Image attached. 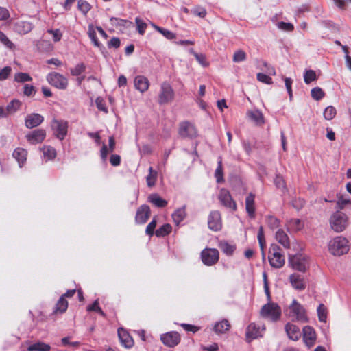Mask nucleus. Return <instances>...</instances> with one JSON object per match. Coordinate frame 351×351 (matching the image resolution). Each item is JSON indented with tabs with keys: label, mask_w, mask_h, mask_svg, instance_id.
<instances>
[{
	"label": "nucleus",
	"mask_w": 351,
	"mask_h": 351,
	"mask_svg": "<svg viewBox=\"0 0 351 351\" xmlns=\"http://www.w3.org/2000/svg\"><path fill=\"white\" fill-rule=\"evenodd\" d=\"M156 226V217L153 218L152 221L147 226L145 233L149 235V237H152L154 234V229Z\"/></svg>",
	"instance_id": "680f3d73"
},
{
	"label": "nucleus",
	"mask_w": 351,
	"mask_h": 351,
	"mask_svg": "<svg viewBox=\"0 0 351 351\" xmlns=\"http://www.w3.org/2000/svg\"><path fill=\"white\" fill-rule=\"evenodd\" d=\"M88 311H96L99 313L101 316H105V313L99 306V302L96 300L92 304L87 306Z\"/></svg>",
	"instance_id": "6e6d98bb"
},
{
	"label": "nucleus",
	"mask_w": 351,
	"mask_h": 351,
	"mask_svg": "<svg viewBox=\"0 0 351 351\" xmlns=\"http://www.w3.org/2000/svg\"><path fill=\"white\" fill-rule=\"evenodd\" d=\"M254 199L255 195L252 193H250L245 199L246 211L251 217H254L255 213Z\"/></svg>",
	"instance_id": "c756f323"
},
{
	"label": "nucleus",
	"mask_w": 351,
	"mask_h": 351,
	"mask_svg": "<svg viewBox=\"0 0 351 351\" xmlns=\"http://www.w3.org/2000/svg\"><path fill=\"white\" fill-rule=\"evenodd\" d=\"M135 22L137 27V30L141 35H143L147 28L146 23L143 22L141 19L136 18Z\"/></svg>",
	"instance_id": "4d7b16f0"
},
{
	"label": "nucleus",
	"mask_w": 351,
	"mask_h": 351,
	"mask_svg": "<svg viewBox=\"0 0 351 351\" xmlns=\"http://www.w3.org/2000/svg\"><path fill=\"white\" fill-rule=\"evenodd\" d=\"M21 102L18 99L12 100L6 106L8 114L15 113L21 107Z\"/></svg>",
	"instance_id": "58836bf2"
},
{
	"label": "nucleus",
	"mask_w": 351,
	"mask_h": 351,
	"mask_svg": "<svg viewBox=\"0 0 351 351\" xmlns=\"http://www.w3.org/2000/svg\"><path fill=\"white\" fill-rule=\"evenodd\" d=\"M174 96L175 93L171 84L167 82H162L158 94V104L160 105L169 104L173 100Z\"/></svg>",
	"instance_id": "0eeeda50"
},
{
	"label": "nucleus",
	"mask_w": 351,
	"mask_h": 351,
	"mask_svg": "<svg viewBox=\"0 0 351 351\" xmlns=\"http://www.w3.org/2000/svg\"><path fill=\"white\" fill-rule=\"evenodd\" d=\"M219 252L215 248L204 249L201 252L203 263L207 266L215 265L219 261Z\"/></svg>",
	"instance_id": "9d476101"
},
{
	"label": "nucleus",
	"mask_w": 351,
	"mask_h": 351,
	"mask_svg": "<svg viewBox=\"0 0 351 351\" xmlns=\"http://www.w3.org/2000/svg\"><path fill=\"white\" fill-rule=\"evenodd\" d=\"M95 104L97 108L100 110L105 113L108 112V109L106 107L105 101L103 98L99 97L95 99Z\"/></svg>",
	"instance_id": "0e129e2a"
},
{
	"label": "nucleus",
	"mask_w": 351,
	"mask_h": 351,
	"mask_svg": "<svg viewBox=\"0 0 351 351\" xmlns=\"http://www.w3.org/2000/svg\"><path fill=\"white\" fill-rule=\"evenodd\" d=\"M289 316L293 319L305 323L308 322L306 311L303 306L297 302L296 300L292 301L289 306Z\"/></svg>",
	"instance_id": "423d86ee"
},
{
	"label": "nucleus",
	"mask_w": 351,
	"mask_h": 351,
	"mask_svg": "<svg viewBox=\"0 0 351 351\" xmlns=\"http://www.w3.org/2000/svg\"><path fill=\"white\" fill-rule=\"evenodd\" d=\"M110 21L112 25L117 27L120 26L123 27H128L130 25H132V22L129 21L128 20L121 19L116 17H111L110 19Z\"/></svg>",
	"instance_id": "a19ab883"
},
{
	"label": "nucleus",
	"mask_w": 351,
	"mask_h": 351,
	"mask_svg": "<svg viewBox=\"0 0 351 351\" xmlns=\"http://www.w3.org/2000/svg\"><path fill=\"white\" fill-rule=\"evenodd\" d=\"M47 80L51 85L60 90L66 89L68 86V80L64 75L56 72L49 73Z\"/></svg>",
	"instance_id": "1a4fd4ad"
},
{
	"label": "nucleus",
	"mask_w": 351,
	"mask_h": 351,
	"mask_svg": "<svg viewBox=\"0 0 351 351\" xmlns=\"http://www.w3.org/2000/svg\"><path fill=\"white\" fill-rule=\"evenodd\" d=\"M221 250L228 256H230L234 252L236 247L226 241L221 242L219 244Z\"/></svg>",
	"instance_id": "ea45409f"
},
{
	"label": "nucleus",
	"mask_w": 351,
	"mask_h": 351,
	"mask_svg": "<svg viewBox=\"0 0 351 351\" xmlns=\"http://www.w3.org/2000/svg\"><path fill=\"white\" fill-rule=\"evenodd\" d=\"M157 31L169 40H172L176 38V34L168 29L162 27H158Z\"/></svg>",
	"instance_id": "bf43d9fd"
},
{
	"label": "nucleus",
	"mask_w": 351,
	"mask_h": 351,
	"mask_svg": "<svg viewBox=\"0 0 351 351\" xmlns=\"http://www.w3.org/2000/svg\"><path fill=\"white\" fill-rule=\"evenodd\" d=\"M303 341L308 348L312 347L316 341L315 330L309 326L303 328Z\"/></svg>",
	"instance_id": "a211bd4d"
},
{
	"label": "nucleus",
	"mask_w": 351,
	"mask_h": 351,
	"mask_svg": "<svg viewBox=\"0 0 351 351\" xmlns=\"http://www.w3.org/2000/svg\"><path fill=\"white\" fill-rule=\"evenodd\" d=\"M40 149L43 152V160H45V162L52 160L56 156V151L55 148L51 146L44 145Z\"/></svg>",
	"instance_id": "cd10ccee"
},
{
	"label": "nucleus",
	"mask_w": 351,
	"mask_h": 351,
	"mask_svg": "<svg viewBox=\"0 0 351 351\" xmlns=\"http://www.w3.org/2000/svg\"><path fill=\"white\" fill-rule=\"evenodd\" d=\"M44 121V117L38 113L27 114L25 119L26 128L32 129L40 125Z\"/></svg>",
	"instance_id": "6ab92c4d"
},
{
	"label": "nucleus",
	"mask_w": 351,
	"mask_h": 351,
	"mask_svg": "<svg viewBox=\"0 0 351 351\" xmlns=\"http://www.w3.org/2000/svg\"><path fill=\"white\" fill-rule=\"evenodd\" d=\"M118 336L121 344L128 348L134 345V341L128 331L122 328L118 329Z\"/></svg>",
	"instance_id": "b1692460"
},
{
	"label": "nucleus",
	"mask_w": 351,
	"mask_h": 351,
	"mask_svg": "<svg viewBox=\"0 0 351 351\" xmlns=\"http://www.w3.org/2000/svg\"><path fill=\"white\" fill-rule=\"evenodd\" d=\"M50 346L43 342H38L30 345L27 348L28 351H49Z\"/></svg>",
	"instance_id": "e433bc0d"
},
{
	"label": "nucleus",
	"mask_w": 351,
	"mask_h": 351,
	"mask_svg": "<svg viewBox=\"0 0 351 351\" xmlns=\"http://www.w3.org/2000/svg\"><path fill=\"white\" fill-rule=\"evenodd\" d=\"M88 35L95 47L99 48H101L102 47L99 40L97 39L96 31L93 25H88Z\"/></svg>",
	"instance_id": "c9c22d12"
},
{
	"label": "nucleus",
	"mask_w": 351,
	"mask_h": 351,
	"mask_svg": "<svg viewBox=\"0 0 351 351\" xmlns=\"http://www.w3.org/2000/svg\"><path fill=\"white\" fill-rule=\"evenodd\" d=\"M288 229L293 232H298L302 230L304 227V224L302 221L299 219H291L287 221V223Z\"/></svg>",
	"instance_id": "473e14b6"
},
{
	"label": "nucleus",
	"mask_w": 351,
	"mask_h": 351,
	"mask_svg": "<svg viewBox=\"0 0 351 351\" xmlns=\"http://www.w3.org/2000/svg\"><path fill=\"white\" fill-rule=\"evenodd\" d=\"M328 247L333 256H340L348 252V241L343 237L337 236L328 242Z\"/></svg>",
	"instance_id": "f257e3e1"
},
{
	"label": "nucleus",
	"mask_w": 351,
	"mask_h": 351,
	"mask_svg": "<svg viewBox=\"0 0 351 351\" xmlns=\"http://www.w3.org/2000/svg\"><path fill=\"white\" fill-rule=\"evenodd\" d=\"M171 225L169 223H165L156 230L155 234L158 237H165V236L169 234L171 232Z\"/></svg>",
	"instance_id": "37998d69"
},
{
	"label": "nucleus",
	"mask_w": 351,
	"mask_h": 351,
	"mask_svg": "<svg viewBox=\"0 0 351 351\" xmlns=\"http://www.w3.org/2000/svg\"><path fill=\"white\" fill-rule=\"evenodd\" d=\"M34 28V25L26 21H19L14 24V31L21 35L26 34L30 32Z\"/></svg>",
	"instance_id": "412c9836"
},
{
	"label": "nucleus",
	"mask_w": 351,
	"mask_h": 351,
	"mask_svg": "<svg viewBox=\"0 0 351 351\" xmlns=\"http://www.w3.org/2000/svg\"><path fill=\"white\" fill-rule=\"evenodd\" d=\"M219 199L225 207L234 211L237 209L236 202L232 199L230 192L226 189H221L219 194Z\"/></svg>",
	"instance_id": "4468645a"
},
{
	"label": "nucleus",
	"mask_w": 351,
	"mask_h": 351,
	"mask_svg": "<svg viewBox=\"0 0 351 351\" xmlns=\"http://www.w3.org/2000/svg\"><path fill=\"white\" fill-rule=\"evenodd\" d=\"M86 65L84 63L77 64L73 69H71V73L73 76H78L85 71Z\"/></svg>",
	"instance_id": "5fc2aeb1"
},
{
	"label": "nucleus",
	"mask_w": 351,
	"mask_h": 351,
	"mask_svg": "<svg viewBox=\"0 0 351 351\" xmlns=\"http://www.w3.org/2000/svg\"><path fill=\"white\" fill-rule=\"evenodd\" d=\"M319 320L322 322H326L327 315L326 308L323 304H320L317 309Z\"/></svg>",
	"instance_id": "864d4df0"
},
{
	"label": "nucleus",
	"mask_w": 351,
	"mask_h": 351,
	"mask_svg": "<svg viewBox=\"0 0 351 351\" xmlns=\"http://www.w3.org/2000/svg\"><path fill=\"white\" fill-rule=\"evenodd\" d=\"M67 308L68 302L63 298V296H61L56 304L54 312L63 313L66 311Z\"/></svg>",
	"instance_id": "4c0bfd02"
},
{
	"label": "nucleus",
	"mask_w": 351,
	"mask_h": 351,
	"mask_svg": "<svg viewBox=\"0 0 351 351\" xmlns=\"http://www.w3.org/2000/svg\"><path fill=\"white\" fill-rule=\"evenodd\" d=\"M68 125L66 121L53 119L51 121V129L55 136L61 141L63 140L67 134Z\"/></svg>",
	"instance_id": "6e6552de"
},
{
	"label": "nucleus",
	"mask_w": 351,
	"mask_h": 351,
	"mask_svg": "<svg viewBox=\"0 0 351 351\" xmlns=\"http://www.w3.org/2000/svg\"><path fill=\"white\" fill-rule=\"evenodd\" d=\"M149 215V207L146 204H143L136 210L135 221L138 224H143L147 222Z\"/></svg>",
	"instance_id": "f3484780"
},
{
	"label": "nucleus",
	"mask_w": 351,
	"mask_h": 351,
	"mask_svg": "<svg viewBox=\"0 0 351 351\" xmlns=\"http://www.w3.org/2000/svg\"><path fill=\"white\" fill-rule=\"evenodd\" d=\"M317 80V76L315 71L306 70L304 73V81L306 84H309L311 82Z\"/></svg>",
	"instance_id": "a18cd8bd"
},
{
	"label": "nucleus",
	"mask_w": 351,
	"mask_h": 351,
	"mask_svg": "<svg viewBox=\"0 0 351 351\" xmlns=\"http://www.w3.org/2000/svg\"><path fill=\"white\" fill-rule=\"evenodd\" d=\"M248 116L257 125H262L264 123L263 115L262 112L258 110L250 111L248 113Z\"/></svg>",
	"instance_id": "72a5a7b5"
},
{
	"label": "nucleus",
	"mask_w": 351,
	"mask_h": 351,
	"mask_svg": "<svg viewBox=\"0 0 351 351\" xmlns=\"http://www.w3.org/2000/svg\"><path fill=\"white\" fill-rule=\"evenodd\" d=\"M215 177L217 183H221L224 181L221 157L218 158L217 167L215 171Z\"/></svg>",
	"instance_id": "f704fd0d"
},
{
	"label": "nucleus",
	"mask_w": 351,
	"mask_h": 351,
	"mask_svg": "<svg viewBox=\"0 0 351 351\" xmlns=\"http://www.w3.org/2000/svg\"><path fill=\"white\" fill-rule=\"evenodd\" d=\"M186 206H184L182 208H178L172 214V219L174 223L178 226L186 217Z\"/></svg>",
	"instance_id": "2f4dec72"
},
{
	"label": "nucleus",
	"mask_w": 351,
	"mask_h": 351,
	"mask_svg": "<svg viewBox=\"0 0 351 351\" xmlns=\"http://www.w3.org/2000/svg\"><path fill=\"white\" fill-rule=\"evenodd\" d=\"M115 140L113 136H110L108 139V147L106 144H103L101 151L100 156L104 162H106L108 153L114 152L115 149Z\"/></svg>",
	"instance_id": "4be33fe9"
},
{
	"label": "nucleus",
	"mask_w": 351,
	"mask_h": 351,
	"mask_svg": "<svg viewBox=\"0 0 351 351\" xmlns=\"http://www.w3.org/2000/svg\"><path fill=\"white\" fill-rule=\"evenodd\" d=\"M32 77L26 73H18L15 74L14 80L17 82H25L32 81Z\"/></svg>",
	"instance_id": "3c124183"
},
{
	"label": "nucleus",
	"mask_w": 351,
	"mask_h": 351,
	"mask_svg": "<svg viewBox=\"0 0 351 351\" xmlns=\"http://www.w3.org/2000/svg\"><path fill=\"white\" fill-rule=\"evenodd\" d=\"M265 330V326H260L255 323H251L246 329V339L250 342L253 339L262 337Z\"/></svg>",
	"instance_id": "9b49d317"
},
{
	"label": "nucleus",
	"mask_w": 351,
	"mask_h": 351,
	"mask_svg": "<svg viewBox=\"0 0 351 351\" xmlns=\"http://www.w3.org/2000/svg\"><path fill=\"white\" fill-rule=\"evenodd\" d=\"M257 238H258V243H259V245H260L261 250L263 251L264 248H265V237H264V234H263V227L262 226H261L260 228H259V230H258V235H257Z\"/></svg>",
	"instance_id": "e2e57ef3"
},
{
	"label": "nucleus",
	"mask_w": 351,
	"mask_h": 351,
	"mask_svg": "<svg viewBox=\"0 0 351 351\" xmlns=\"http://www.w3.org/2000/svg\"><path fill=\"white\" fill-rule=\"evenodd\" d=\"M285 331L289 338L293 341L298 340L301 336L299 327L290 323L285 325Z\"/></svg>",
	"instance_id": "a878e982"
},
{
	"label": "nucleus",
	"mask_w": 351,
	"mask_h": 351,
	"mask_svg": "<svg viewBox=\"0 0 351 351\" xmlns=\"http://www.w3.org/2000/svg\"><path fill=\"white\" fill-rule=\"evenodd\" d=\"M276 239L285 248L290 247V241L288 235L284 230L279 229L276 233Z\"/></svg>",
	"instance_id": "c85d7f7f"
},
{
	"label": "nucleus",
	"mask_w": 351,
	"mask_h": 351,
	"mask_svg": "<svg viewBox=\"0 0 351 351\" xmlns=\"http://www.w3.org/2000/svg\"><path fill=\"white\" fill-rule=\"evenodd\" d=\"M281 251V248L276 243L269 247L268 260L271 267L274 269H280L285 263V258Z\"/></svg>",
	"instance_id": "7ed1b4c3"
},
{
	"label": "nucleus",
	"mask_w": 351,
	"mask_h": 351,
	"mask_svg": "<svg viewBox=\"0 0 351 351\" xmlns=\"http://www.w3.org/2000/svg\"><path fill=\"white\" fill-rule=\"evenodd\" d=\"M282 315L280 306L276 302H268L264 304L261 311L260 315L270 322H276L278 321Z\"/></svg>",
	"instance_id": "f03ea898"
},
{
	"label": "nucleus",
	"mask_w": 351,
	"mask_h": 351,
	"mask_svg": "<svg viewBox=\"0 0 351 351\" xmlns=\"http://www.w3.org/2000/svg\"><path fill=\"white\" fill-rule=\"evenodd\" d=\"M134 87L141 93L147 91L149 86L148 79L143 75H137L134 80Z\"/></svg>",
	"instance_id": "5701e85b"
},
{
	"label": "nucleus",
	"mask_w": 351,
	"mask_h": 351,
	"mask_svg": "<svg viewBox=\"0 0 351 351\" xmlns=\"http://www.w3.org/2000/svg\"><path fill=\"white\" fill-rule=\"evenodd\" d=\"M12 72L10 66H5L0 71V81L6 80Z\"/></svg>",
	"instance_id": "774afa93"
},
{
	"label": "nucleus",
	"mask_w": 351,
	"mask_h": 351,
	"mask_svg": "<svg viewBox=\"0 0 351 351\" xmlns=\"http://www.w3.org/2000/svg\"><path fill=\"white\" fill-rule=\"evenodd\" d=\"M180 335L175 331L168 332L160 335L161 341L167 346L173 348L180 341Z\"/></svg>",
	"instance_id": "ddd939ff"
},
{
	"label": "nucleus",
	"mask_w": 351,
	"mask_h": 351,
	"mask_svg": "<svg viewBox=\"0 0 351 351\" xmlns=\"http://www.w3.org/2000/svg\"><path fill=\"white\" fill-rule=\"evenodd\" d=\"M348 224V219L347 215L341 212H335L330 218V225L331 228L336 232L343 231Z\"/></svg>",
	"instance_id": "20e7f679"
},
{
	"label": "nucleus",
	"mask_w": 351,
	"mask_h": 351,
	"mask_svg": "<svg viewBox=\"0 0 351 351\" xmlns=\"http://www.w3.org/2000/svg\"><path fill=\"white\" fill-rule=\"evenodd\" d=\"M311 97L316 101H319L325 96L324 92L319 87H315L311 90Z\"/></svg>",
	"instance_id": "de8ad7c7"
},
{
	"label": "nucleus",
	"mask_w": 351,
	"mask_h": 351,
	"mask_svg": "<svg viewBox=\"0 0 351 351\" xmlns=\"http://www.w3.org/2000/svg\"><path fill=\"white\" fill-rule=\"evenodd\" d=\"M231 327L229 321L226 319H223L220 321L216 322L213 325V330L217 335L224 334L228 332Z\"/></svg>",
	"instance_id": "393cba45"
},
{
	"label": "nucleus",
	"mask_w": 351,
	"mask_h": 351,
	"mask_svg": "<svg viewBox=\"0 0 351 351\" xmlns=\"http://www.w3.org/2000/svg\"><path fill=\"white\" fill-rule=\"evenodd\" d=\"M267 223L271 229H276L279 226L280 221L275 217L269 216L267 218Z\"/></svg>",
	"instance_id": "338daca9"
},
{
	"label": "nucleus",
	"mask_w": 351,
	"mask_h": 351,
	"mask_svg": "<svg viewBox=\"0 0 351 351\" xmlns=\"http://www.w3.org/2000/svg\"><path fill=\"white\" fill-rule=\"evenodd\" d=\"M289 279L293 289L298 291H302L306 289V282L302 275L293 273L289 276Z\"/></svg>",
	"instance_id": "aec40b11"
},
{
	"label": "nucleus",
	"mask_w": 351,
	"mask_h": 351,
	"mask_svg": "<svg viewBox=\"0 0 351 351\" xmlns=\"http://www.w3.org/2000/svg\"><path fill=\"white\" fill-rule=\"evenodd\" d=\"M208 228L213 231H219L222 228L221 214L217 210L211 211L208 217Z\"/></svg>",
	"instance_id": "2eb2a0df"
},
{
	"label": "nucleus",
	"mask_w": 351,
	"mask_h": 351,
	"mask_svg": "<svg viewBox=\"0 0 351 351\" xmlns=\"http://www.w3.org/2000/svg\"><path fill=\"white\" fill-rule=\"evenodd\" d=\"M77 7L84 15H86L91 8V5L84 0H79L77 2Z\"/></svg>",
	"instance_id": "09e8293b"
},
{
	"label": "nucleus",
	"mask_w": 351,
	"mask_h": 351,
	"mask_svg": "<svg viewBox=\"0 0 351 351\" xmlns=\"http://www.w3.org/2000/svg\"><path fill=\"white\" fill-rule=\"evenodd\" d=\"M246 59V53L244 51L239 49L236 51L233 55V62H240L245 60Z\"/></svg>",
	"instance_id": "603ef678"
},
{
	"label": "nucleus",
	"mask_w": 351,
	"mask_h": 351,
	"mask_svg": "<svg viewBox=\"0 0 351 351\" xmlns=\"http://www.w3.org/2000/svg\"><path fill=\"white\" fill-rule=\"evenodd\" d=\"M257 80L264 84H272L271 77H270L269 75L262 73H258L257 74Z\"/></svg>",
	"instance_id": "69168bd1"
},
{
	"label": "nucleus",
	"mask_w": 351,
	"mask_h": 351,
	"mask_svg": "<svg viewBox=\"0 0 351 351\" xmlns=\"http://www.w3.org/2000/svg\"><path fill=\"white\" fill-rule=\"evenodd\" d=\"M47 32L53 36V40L54 42H58L62 39V34L59 29H50L47 30Z\"/></svg>",
	"instance_id": "052dcab7"
},
{
	"label": "nucleus",
	"mask_w": 351,
	"mask_h": 351,
	"mask_svg": "<svg viewBox=\"0 0 351 351\" xmlns=\"http://www.w3.org/2000/svg\"><path fill=\"white\" fill-rule=\"evenodd\" d=\"M0 41L7 48L14 49V44L8 38V36L1 31H0Z\"/></svg>",
	"instance_id": "c03bdc74"
},
{
	"label": "nucleus",
	"mask_w": 351,
	"mask_h": 351,
	"mask_svg": "<svg viewBox=\"0 0 351 351\" xmlns=\"http://www.w3.org/2000/svg\"><path fill=\"white\" fill-rule=\"evenodd\" d=\"M179 134L182 138H194L197 136V130L195 126L189 122L180 123Z\"/></svg>",
	"instance_id": "dca6fc26"
},
{
	"label": "nucleus",
	"mask_w": 351,
	"mask_h": 351,
	"mask_svg": "<svg viewBox=\"0 0 351 351\" xmlns=\"http://www.w3.org/2000/svg\"><path fill=\"white\" fill-rule=\"evenodd\" d=\"M157 177V172L154 171L153 168H149V174L146 177L147 184L149 187H152L155 185Z\"/></svg>",
	"instance_id": "79ce46f5"
},
{
	"label": "nucleus",
	"mask_w": 351,
	"mask_h": 351,
	"mask_svg": "<svg viewBox=\"0 0 351 351\" xmlns=\"http://www.w3.org/2000/svg\"><path fill=\"white\" fill-rule=\"evenodd\" d=\"M45 137L46 131L41 128L31 131L25 135L27 141L31 145L41 143L45 140Z\"/></svg>",
	"instance_id": "f8f14e48"
},
{
	"label": "nucleus",
	"mask_w": 351,
	"mask_h": 351,
	"mask_svg": "<svg viewBox=\"0 0 351 351\" xmlns=\"http://www.w3.org/2000/svg\"><path fill=\"white\" fill-rule=\"evenodd\" d=\"M276 27L284 32H290L294 29V26L291 23H286L283 21H280L276 23Z\"/></svg>",
	"instance_id": "8fccbe9b"
},
{
	"label": "nucleus",
	"mask_w": 351,
	"mask_h": 351,
	"mask_svg": "<svg viewBox=\"0 0 351 351\" xmlns=\"http://www.w3.org/2000/svg\"><path fill=\"white\" fill-rule=\"evenodd\" d=\"M274 184L278 189L285 190L286 189V184L283 178L280 175H276L274 178Z\"/></svg>",
	"instance_id": "13d9d810"
},
{
	"label": "nucleus",
	"mask_w": 351,
	"mask_h": 351,
	"mask_svg": "<svg viewBox=\"0 0 351 351\" xmlns=\"http://www.w3.org/2000/svg\"><path fill=\"white\" fill-rule=\"evenodd\" d=\"M337 111L335 107L329 106L324 111V117L326 120H332L336 115Z\"/></svg>",
	"instance_id": "49530a36"
},
{
	"label": "nucleus",
	"mask_w": 351,
	"mask_h": 351,
	"mask_svg": "<svg viewBox=\"0 0 351 351\" xmlns=\"http://www.w3.org/2000/svg\"><path fill=\"white\" fill-rule=\"evenodd\" d=\"M14 158L18 162L20 167L26 162L27 152L26 149L18 147L16 148L12 154Z\"/></svg>",
	"instance_id": "bb28decb"
},
{
	"label": "nucleus",
	"mask_w": 351,
	"mask_h": 351,
	"mask_svg": "<svg viewBox=\"0 0 351 351\" xmlns=\"http://www.w3.org/2000/svg\"><path fill=\"white\" fill-rule=\"evenodd\" d=\"M289 265L294 270L304 273L308 268V257L302 254L289 256Z\"/></svg>",
	"instance_id": "39448f33"
},
{
	"label": "nucleus",
	"mask_w": 351,
	"mask_h": 351,
	"mask_svg": "<svg viewBox=\"0 0 351 351\" xmlns=\"http://www.w3.org/2000/svg\"><path fill=\"white\" fill-rule=\"evenodd\" d=\"M148 201L158 208H164L167 205V202L160 197L157 193H152L149 195Z\"/></svg>",
	"instance_id": "7c9ffc66"
}]
</instances>
